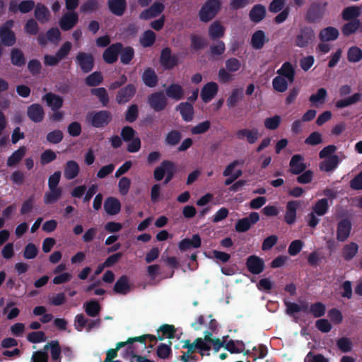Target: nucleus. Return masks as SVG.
Returning <instances> with one entry per match:
<instances>
[{
  "mask_svg": "<svg viewBox=\"0 0 362 362\" xmlns=\"http://www.w3.org/2000/svg\"><path fill=\"white\" fill-rule=\"evenodd\" d=\"M184 344L182 345L183 349H187V351L184 352L180 356V360L183 362H197V357L195 356H191L195 352L199 353L202 356H204L205 351H207V356H209V347L204 343L201 337L197 338L193 343L190 342V340L187 339L183 341Z\"/></svg>",
  "mask_w": 362,
  "mask_h": 362,
  "instance_id": "f257e3e1",
  "label": "nucleus"
},
{
  "mask_svg": "<svg viewBox=\"0 0 362 362\" xmlns=\"http://www.w3.org/2000/svg\"><path fill=\"white\" fill-rule=\"evenodd\" d=\"M176 172L177 169L175 163L171 160H164L159 166L155 168L153 177L156 181H161L165 175L164 184L167 185L173 179Z\"/></svg>",
  "mask_w": 362,
  "mask_h": 362,
  "instance_id": "f03ea898",
  "label": "nucleus"
},
{
  "mask_svg": "<svg viewBox=\"0 0 362 362\" xmlns=\"http://www.w3.org/2000/svg\"><path fill=\"white\" fill-rule=\"evenodd\" d=\"M112 119V113L109 110L92 111L87 114L86 120L94 128H104Z\"/></svg>",
  "mask_w": 362,
  "mask_h": 362,
  "instance_id": "7ed1b4c3",
  "label": "nucleus"
},
{
  "mask_svg": "<svg viewBox=\"0 0 362 362\" xmlns=\"http://www.w3.org/2000/svg\"><path fill=\"white\" fill-rule=\"evenodd\" d=\"M221 8L220 0H207L201 7L199 11V17L201 21L207 23L211 21Z\"/></svg>",
  "mask_w": 362,
  "mask_h": 362,
  "instance_id": "20e7f679",
  "label": "nucleus"
},
{
  "mask_svg": "<svg viewBox=\"0 0 362 362\" xmlns=\"http://www.w3.org/2000/svg\"><path fill=\"white\" fill-rule=\"evenodd\" d=\"M315 33L313 29L307 25L300 28L295 37V45L300 48L308 47L314 40Z\"/></svg>",
  "mask_w": 362,
  "mask_h": 362,
  "instance_id": "39448f33",
  "label": "nucleus"
},
{
  "mask_svg": "<svg viewBox=\"0 0 362 362\" xmlns=\"http://www.w3.org/2000/svg\"><path fill=\"white\" fill-rule=\"evenodd\" d=\"M159 62L165 70H171L179 64V56L177 54H172L170 47H164L160 52Z\"/></svg>",
  "mask_w": 362,
  "mask_h": 362,
  "instance_id": "423d86ee",
  "label": "nucleus"
},
{
  "mask_svg": "<svg viewBox=\"0 0 362 362\" xmlns=\"http://www.w3.org/2000/svg\"><path fill=\"white\" fill-rule=\"evenodd\" d=\"M326 3L322 4L314 2L310 4L305 14V21L310 23H315L323 18Z\"/></svg>",
  "mask_w": 362,
  "mask_h": 362,
  "instance_id": "0eeeda50",
  "label": "nucleus"
},
{
  "mask_svg": "<svg viewBox=\"0 0 362 362\" xmlns=\"http://www.w3.org/2000/svg\"><path fill=\"white\" fill-rule=\"evenodd\" d=\"M148 103L154 111L160 112L166 107L168 100L163 92L156 91L148 95Z\"/></svg>",
  "mask_w": 362,
  "mask_h": 362,
  "instance_id": "6e6552de",
  "label": "nucleus"
},
{
  "mask_svg": "<svg viewBox=\"0 0 362 362\" xmlns=\"http://www.w3.org/2000/svg\"><path fill=\"white\" fill-rule=\"evenodd\" d=\"M122 48V42H115L109 45L103 53L104 62L109 64L115 63L118 59Z\"/></svg>",
  "mask_w": 362,
  "mask_h": 362,
  "instance_id": "1a4fd4ad",
  "label": "nucleus"
},
{
  "mask_svg": "<svg viewBox=\"0 0 362 362\" xmlns=\"http://www.w3.org/2000/svg\"><path fill=\"white\" fill-rule=\"evenodd\" d=\"M76 63L83 73H89L94 67V57L90 53L80 52L76 57Z\"/></svg>",
  "mask_w": 362,
  "mask_h": 362,
  "instance_id": "9d476101",
  "label": "nucleus"
},
{
  "mask_svg": "<svg viewBox=\"0 0 362 362\" xmlns=\"http://www.w3.org/2000/svg\"><path fill=\"white\" fill-rule=\"evenodd\" d=\"M136 92V86L132 83H129L117 91L115 100L119 105L125 104L132 100Z\"/></svg>",
  "mask_w": 362,
  "mask_h": 362,
  "instance_id": "9b49d317",
  "label": "nucleus"
},
{
  "mask_svg": "<svg viewBox=\"0 0 362 362\" xmlns=\"http://www.w3.org/2000/svg\"><path fill=\"white\" fill-rule=\"evenodd\" d=\"M235 136L238 140L245 139L249 144H254L259 139V133L257 128H244L237 130Z\"/></svg>",
  "mask_w": 362,
  "mask_h": 362,
  "instance_id": "f8f14e48",
  "label": "nucleus"
},
{
  "mask_svg": "<svg viewBox=\"0 0 362 362\" xmlns=\"http://www.w3.org/2000/svg\"><path fill=\"white\" fill-rule=\"evenodd\" d=\"M27 116L34 123H40L45 118V110L39 103H33L27 107Z\"/></svg>",
  "mask_w": 362,
  "mask_h": 362,
  "instance_id": "ddd939ff",
  "label": "nucleus"
},
{
  "mask_svg": "<svg viewBox=\"0 0 362 362\" xmlns=\"http://www.w3.org/2000/svg\"><path fill=\"white\" fill-rule=\"evenodd\" d=\"M165 9V5L161 2L155 1L149 8L141 12L139 18L142 20H149L161 14Z\"/></svg>",
  "mask_w": 362,
  "mask_h": 362,
  "instance_id": "4468645a",
  "label": "nucleus"
},
{
  "mask_svg": "<svg viewBox=\"0 0 362 362\" xmlns=\"http://www.w3.org/2000/svg\"><path fill=\"white\" fill-rule=\"evenodd\" d=\"M78 21V15L75 11H68L59 20V26L64 31L72 29Z\"/></svg>",
  "mask_w": 362,
  "mask_h": 362,
  "instance_id": "2eb2a0df",
  "label": "nucleus"
},
{
  "mask_svg": "<svg viewBox=\"0 0 362 362\" xmlns=\"http://www.w3.org/2000/svg\"><path fill=\"white\" fill-rule=\"evenodd\" d=\"M246 267L251 274H259L264 269V262L259 257L250 255L247 258Z\"/></svg>",
  "mask_w": 362,
  "mask_h": 362,
  "instance_id": "dca6fc26",
  "label": "nucleus"
},
{
  "mask_svg": "<svg viewBox=\"0 0 362 362\" xmlns=\"http://www.w3.org/2000/svg\"><path fill=\"white\" fill-rule=\"evenodd\" d=\"M218 91V85L214 81L206 83L201 90L200 96L204 103L211 101Z\"/></svg>",
  "mask_w": 362,
  "mask_h": 362,
  "instance_id": "f3484780",
  "label": "nucleus"
},
{
  "mask_svg": "<svg viewBox=\"0 0 362 362\" xmlns=\"http://www.w3.org/2000/svg\"><path fill=\"white\" fill-rule=\"evenodd\" d=\"M42 100L50 107L52 111L58 110L62 107L64 104L63 98L56 93L49 92L45 94Z\"/></svg>",
  "mask_w": 362,
  "mask_h": 362,
  "instance_id": "a211bd4d",
  "label": "nucleus"
},
{
  "mask_svg": "<svg viewBox=\"0 0 362 362\" xmlns=\"http://www.w3.org/2000/svg\"><path fill=\"white\" fill-rule=\"evenodd\" d=\"M289 165V172L293 175H300L306 168V165L304 163V158L300 154H295L291 157Z\"/></svg>",
  "mask_w": 362,
  "mask_h": 362,
  "instance_id": "6ab92c4d",
  "label": "nucleus"
},
{
  "mask_svg": "<svg viewBox=\"0 0 362 362\" xmlns=\"http://www.w3.org/2000/svg\"><path fill=\"white\" fill-rule=\"evenodd\" d=\"M300 206V202L296 200L289 201L286 204V211L284 221L288 225H292L296 220V211Z\"/></svg>",
  "mask_w": 362,
  "mask_h": 362,
  "instance_id": "aec40b11",
  "label": "nucleus"
},
{
  "mask_svg": "<svg viewBox=\"0 0 362 362\" xmlns=\"http://www.w3.org/2000/svg\"><path fill=\"white\" fill-rule=\"evenodd\" d=\"M277 74L292 83L295 80L296 70L293 65L290 62H284L280 69L276 71Z\"/></svg>",
  "mask_w": 362,
  "mask_h": 362,
  "instance_id": "412c9836",
  "label": "nucleus"
},
{
  "mask_svg": "<svg viewBox=\"0 0 362 362\" xmlns=\"http://www.w3.org/2000/svg\"><path fill=\"white\" fill-rule=\"evenodd\" d=\"M225 31L226 29L221 23L218 21H215L209 27V37L212 40H219L224 36Z\"/></svg>",
  "mask_w": 362,
  "mask_h": 362,
  "instance_id": "4be33fe9",
  "label": "nucleus"
},
{
  "mask_svg": "<svg viewBox=\"0 0 362 362\" xmlns=\"http://www.w3.org/2000/svg\"><path fill=\"white\" fill-rule=\"evenodd\" d=\"M104 209L108 215H117L120 212L121 203L117 198L110 197L104 202Z\"/></svg>",
  "mask_w": 362,
  "mask_h": 362,
  "instance_id": "5701e85b",
  "label": "nucleus"
},
{
  "mask_svg": "<svg viewBox=\"0 0 362 362\" xmlns=\"http://www.w3.org/2000/svg\"><path fill=\"white\" fill-rule=\"evenodd\" d=\"M141 78L144 83L149 88H154L158 83V77L155 70L151 67L146 68L142 75Z\"/></svg>",
  "mask_w": 362,
  "mask_h": 362,
  "instance_id": "b1692460",
  "label": "nucleus"
},
{
  "mask_svg": "<svg viewBox=\"0 0 362 362\" xmlns=\"http://www.w3.org/2000/svg\"><path fill=\"white\" fill-rule=\"evenodd\" d=\"M266 8L262 4H255L250 11L249 17L252 22L258 23L266 16Z\"/></svg>",
  "mask_w": 362,
  "mask_h": 362,
  "instance_id": "393cba45",
  "label": "nucleus"
},
{
  "mask_svg": "<svg viewBox=\"0 0 362 362\" xmlns=\"http://www.w3.org/2000/svg\"><path fill=\"white\" fill-rule=\"evenodd\" d=\"M176 110L179 111L182 118L185 122H190L194 117V107L192 104L189 102L180 103L176 107Z\"/></svg>",
  "mask_w": 362,
  "mask_h": 362,
  "instance_id": "a878e982",
  "label": "nucleus"
},
{
  "mask_svg": "<svg viewBox=\"0 0 362 362\" xmlns=\"http://www.w3.org/2000/svg\"><path fill=\"white\" fill-rule=\"evenodd\" d=\"M131 290L129 283V278L126 275L121 276L115 282L113 291L115 293L121 295L127 294Z\"/></svg>",
  "mask_w": 362,
  "mask_h": 362,
  "instance_id": "bb28decb",
  "label": "nucleus"
},
{
  "mask_svg": "<svg viewBox=\"0 0 362 362\" xmlns=\"http://www.w3.org/2000/svg\"><path fill=\"white\" fill-rule=\"evenodd\" d=\"M202 240L201 238L198 234L192 235V238H185L179 243V249L181 251H186L188 249L199 248L201 246Z\"/></svg>",
  "mask_w": 362,
  "mask_h": 362,
  "instance_id": "cd10ccee",
  "label": "nucleus"
},
{
  "mask_svg": "<svg viewBox=\"0 0 362 362\" xmlns=\"http://www.w3.org/2000/svg\"><path fill=\"white\" fill-rule=\"evenodd\" d=\"M108 8L111 13L117 16L124 14L127 8L126 0H108Z\"/></svg>",
  "mask_w": 362,
  "mask_h": 362,
  "instance_id": "c85d7f7f",
  "label": "nucleus"
},
{
  "mask_svg": "<svg viewBox=\"0 0 362 362\" xmlns=\"http://www.w3.org/2000/svg\"><path fill=\"white\" fill-rule=\"evenodd\" d=\"M0 42L6 47H12L16 42V34L13 30L0 28Z\"/></svg>",
  "mask_w": 362,
  "mask_h": 362,
  "instance_id": "c756f323",
  "label": "nucleus"
},
{
  "mask_svg": "<svg viewBox=\"0 0 362 362\" xmlns=\"http://www.w3.org/2000/svg\"><path fill=\"white\" fill-rule=\"evenodd\" d=\"M79 170V165L76 161L69 160L64 166V177L68 180H73L78 176Z\"/></svg>",
  "mask_w": 362,
  "mask_h": 362,
  "instance_id": "7c9ffc66",
  "label": "nucleus"
},
{
  "mask_svg": "<svg viewBox=\"0 0 362 362\" xmlns=\"http://www.w3.org/2000/svg\"><path fill=\"white\" fill-rule=\"evenodd\" d=\"M165 94L168 98L178 101L184 96V90L180 84L172 83L165 89Z\"/></svg>",
  "mask_w": 362,
  "mask_h": 362,
  "instance_id": "2f4dec72",
  "label": "nucleus"
},
{
  "mask_svg": "<svg viewBox=\"0 0 362 362\" xmlns=\"http://www.w3.org/2000/svg\"><path fill=\"white\" fill-rule=\"evenodd\" d=\"M50 349L51 358L53 362H61L62 349L57 340H52L47 344L44 349Z\"/></svg>",
  "mask_w": 362,
  "mask_h": 362,
  "instance_id": "473e14b6",
  "label": "nucleus"
},
{
  "mask_svg": "<svg viewBox=\"0 0 362 362\" xmlns=\"http://www.w3.org/2000/svg\"><path fill=\"white\" fill-rule=\"evenodd\" d=\"M34 15L35 18L41 23H47L50 17V13L48 8L40 3H38L35 6Z\"/></svg>",
  "mask_w": 362,
  "mask_h": 362,
  "instance_id": "72a5a7b5",
  "label": "nucleus"
},
{
  "mask_svg": "<svg viewBox=\"0 0 362 362\" xmlns=\"http://www.w3.org/2000/svg\"><path fill=\"white\" fill-rule=\"evenodd\" d=\"M267 41L264 32L259 30L252 34L250 43L255 49H260L264 47Z\"/></svg>",
  "mask_w": 362,
  "mask_h": 362,
  "instance_id": "f704fd0d",
  "label": "nucleus"
},
{
  "mask_svg": "<svg viewBox=\"0 0 362 362\" xmlns=\"http://www.w3.org/2000/svg\"><path fill=\"white\" fill-rule=\"evenodd\" d=\"M11 62L18 67H22L25 64L26 60L22 50L18 48H13L11 50Z\"/></svg>",
  "mask_w": 362,
  "mask_h": 362,
  "instance_id": "c9c22d12",
  "label": "nucleus"
},
{
  "mask_svg": "<svg viewBox=\"0 0 362 362\" xmlns=\"http://www.w3.org/2000/svg\"><path fill=\"white\" fill-rule=\"evenodd\" d=\"M26 153L25 146H21L18 149L15 151L7 159V165L8 167H13L16 165L23 159Z\"/></svg>",
  "mask_w": 362,
  "mask_h": 362,
  "instance_id": "e433bc0d",
  "label": "nucleus"
},
{
  "mask_svg": "<svg viewBox=\"0 0 362 362\" xmlns=\"http://www.w3.org/2000/svg\"><path fill=\"white\" fill-rule=\"evenodd\" d=\"M361 14V7L359 6H350L346 7L342 12V18L346 21L358 19Z\"/></svg>",
  "mask_w": 362,
  "mask_h": 362,
  "instance_id": "4c0bfd02",
  "label": "nucleus"
},
{
  "mask_svg": "<svg viewBox=\"0 0 362 362\" xmlns=\"http://www.w3.org/2000/svg\"><path fill=\"white\" fill-rule=\"evenodd\" d=\"M83 308L86 314L92 317L98 316L101 310L99 303L95 300L86 302Z\"/></svg>",
  "mask_w": 362,
  "mask_h": 362,
  "instance_id": "58836bf2",
  "label": "nucleus"
},
{
  "mask_svg": "<svg viewBox=\"0 0 362 362\" xmlns=\"http://www.w3.org/2000/svg\"><path fill=\"white\" fill-rule=\"evenodd\" d=\"M244 97L242 88L233 89L230 95L227 98L226 104L229 108H233L237 105V103L241 100Z\"/></svg>",
  "mask_w": 362,
  "mask_h": 362,
  "instance_id": "ea45409f",
  "label": "nucleus"
},
{
  "mask_svg": "<svg viewBox=\"0 0 362 362\" xmlns=\"http://www.w3.org/2000/svg\"><path fill=\"white\" fill-rule=\"evenodd\" d=\"M182 134L180 131L173 129L170 130L165 136V144L168 146H175L182 139Z\"/></svg>",
  "mask_w": 362,
  "mask_h": 362,
  "instance_id": "a19ab883",
  "label": "nucleus"
},
{
  "mask_svg": "<svg viewBox=\"0 0 362 362\" xmlns=\"http://www.w3.org/2000/svg\"><path fill=\"white\" fill-rule=\"evenodd\" d=\"M49 191L44 195V202L45 204H53L56 203L62 195V189L49 188Z\"/></svg>",
  "mask_w": 362,
  "mask_h": 362,
  "instance_id": "79ce46f5",
  "label": "nucleus"
},
{
  "mask_svg": "<svg viewBox=\"0 0 362 362\" xmlns=\"http://www.w3.org/2000/svg\"><path fill=\"white\" fill-rule=\"evenodd\" d=\"M225 349L231 354H240L245 350V344L243 341L230 339L225 344Z\"/></svg>",
  "mask_w": 362,
  "mask_h": 362,
  "instance_id": "37998d69",
  "label": "nucleus"
},
{
  "mask_svg": "<svg viewBox=\"0 0 362 362\" xmlns=\"http://www.w3.org/2000/svg\"><path fill=\"white\" fill-rule=\"evenodd\" d=\"M329 206L328 199L322 198L315 202L313 206L312 211L317 216H322L327 213Z\"/></svg>",
  "mask_w": 362,
  "mask_h": 362,
  "instance_id": "c03bdc74",
  "label": "nucleus"
},
{
  "mask_svg": "<svg viewBox=\"0 0 362 362\" xmlns=\"http://www.w3.org/2000/svg\"><path fill=\"white\" fill-rule=\"evenodd\" d=\"M338 35L339 32L337 28L327 27L320 31L319 38L322 42H326L337 39Z\"/></svg>",
  "mask_w": 362,
  "mask_h": 362,
  "instance_id": "a18cd8bd",
  "label": "nucleus"
},
{
  "mask_svg": "<svg viewBox=\"0 0 362 362\" xmlns=\"http://www.w3.org/2000/svg\"><path fill=\"white\" fill-rule=\"evenodd\" d=\"M134 49L131 46L124 47L122 45V51L119 53L120 62L122 64H129L134 57Z\"/></svg>",
  "mask_w": 362,
  "mask_h": 362,
  "instance_id": "49530a36",
  "label": "nucleus"
},
{
  "mask_svg": "<svg viewBox=\"0 0 362 362\" xmlns=\"http://www.w3.org/2000/svg\"><path fill=\"white\" fill-rule=\"evenodd\" d=\"M90 93L92 95L96 96L98 98L99 101L101 103L103 106H104V107L107 106L110 99H109V96H108L107 90L105 88L100 87V88H92L90 90Z\"/></svg>",
  "mask_w": 362,
  "mask_h": 362,
  "instance_id": "de8ad7c7",
  "label": "nucleus"
},
{
  "mask_svg": "<svg viewBox=\"0 0 362 362\" xmlns=\"http://www.w3.org/2000/svg\"><path fill=\"white\" fill-rule=\"evenodd\" d=\"M339 163V158L337 156H334L325 158L320 165V168L322 171L329 172L337 167Z\"/></svg>",
  "mask_w": 362,
  "mask_h": 362,
  "instance_id": "09e8293b",
  "label": "nucleus"
},
{
  "mask_svg": "<svg viewBox=\"0 0 362 362\" xmlns=\"http://www.w3.org/2000/svg\"><path fill=\"white\" fill-rule=\"evenodd\" d=\"M326 313V306L321 302H316L310 305L309 314L315 318H319L325 315Z\"/></svg>",
  "mask_w": 362,
  "mask_h": 362,
  "instance_id": "8fccbe9b",
  "label": "nucleus"
},
{
  "mask_svg": "<svg viewBox=\"0 0 362 362\" xmlns=\"http://www.w3.org/2000/svg\"><path fill=\"white\" fill-rule=\"evenodd\" d=\"M191 45L192 50L198 51L204 49L207 45L206 40L202 36L192 34L190 36Z\"/></svg>",
  "mask_w": 362,
  "mask_h": 362,
  "instance_id": "3c124183",
  "label": "nucleus"
},
{
  "mask_svg": "<svg viewBox=\"0 0 362 362\" xmlns=\"http://www.w3.org/2000/svg\"><path fill=\"white\" fill-rule=\"evenodd\" d=\"M358 252V245L355 243L346 244L342 250L343 257L346 260L351 259Z\"/></svg>",
  "mask_w": 362,
  "mask_h": 362,
  "instance_id": "603ef678",
  "label": "nucleus"
},
{
  "mask_svg": "<svg viewBox=\"0 0 362 362\" xmlns=\"http://www.w3.org/2000/svg\"><path fill=\"white\" fill-rule=\"evenodd\" d=\"M288 82L287 79L278 75L272 80L273 88L277 92L284 93L288 89Z\"/></svg>",
  "mask_w": 362,
  "mask_h": 362,
  "instance_id": "864d4df0",
  "label": "nucleus"
},
{
  "mask_svg": "<svg viewBox=\"0 0 362 362\" xmlns=\"http://www.w3.org/2000/svg\"><path fill=\"white\" fill-rule=\"evenodd\" d=\"M156 35L151 30H146L140 38V43L144 47H151L156 41Z\"/></svg>",
  "mask_w": 362,
  "mask_h": 362,
  "instance_id": "5fc2aeb1",
  "label": "nucleus"
},
{
  "mask_svg": "<svg viewBox=\"0 0 362 362\" xmlns=\"http://www.w3.org/2000/svg\"><path fill=\"white\" fill-rule=\"evenodd\" d=\"M103 81L102 74L100 71H95L86 78L85 83L88 86L95 87L100 85Z\"/></svg>",
  "mask_w": 362,
  "mask_h": 362,
  "instance_id": "6e6d98bb",
  "label": "nucleus"
},
{
  "mask_svg": "<svg viewBox=\"0 0 362 362\" xmlns=\"http://www.w3.org/2000/svg\"><path fill=\"white\" fill-rule=\"evenodd\" d=\"M360 26V20L354 19L351 20L348 23H346L341 28V31L345 36H350L351 34L354 33L358 30Z\"/></svg>",
  "mask_w": 362,
  "mask_h": 362,
  "instance_id": "4d7b16f0",
  "label": "nucleus"
},
{
  "mask_svg": "<svg viewBox=\"0 0 362 362\" xmlns=\"http://www.w3.org/2000/svg\"><path fill=\"white\" fill-rule=\"evenodd\" d=\"M99 8V4L97 0H87L80 7V12L83 13H90L97 11Z\"/></svg>",
  "mask_w": 362,
  "mask_h": 362,
  "instance_id": "13d9d810",
  "label": "nucleus"
},
{
  "mask_svg": "<svg viewBox=\"0 0 362 362\" xmlns=\"http://www.w3.org/2000/svg\"><path fill=\"white\" fill-rule=\"evenodd\" d=\"M351 229V223L349 218L341 219V242L345 241L349 238Z\"/></svg>",
  "mask_w": 362,
  "mask_h": 362,
  "instance_id": "bf43d9fd",
  "label": "nucleus"
},
{
  "mask_svg": "<svg viewBox=\"0 0 362 362\" xmlns=\"http://www.w3.org/2000/svg\"><path fill=\"white\" fill-rule=\"evenodd\" d=\"M362 59V50L357 46H352L348 49V60L351 62H358Z\"/></svg>",
  "mask_w": 362,
  "mask_h": 362,
  "instance_id": "052dcab7",
  "label": "nucleus"
},
{
  "mask_svg": "<svg viewBox=\"0 0 362 362\" xmlns=\"http://www.w3.org/2000/svg\"><path fill=\"white\" fill-rule=\"evenodd\" d=\"M139 116V107L136 104L131 105L125 112V120L129 123L135 122Z\"/></svg>",
  "mask_w": 362,
  "mask_h": 362,
  "instance_id": "680f3d73",
  "label": "nucleus"
},
{
  "mask_svg": "<svg viewBox=\"0 0 362 362\" xmlns=\"http://www.w3.org/2000/svg\"><path fill=\"white\" fill-rule=\"evenodd\" d=\"M209 50L213 57L221 56L226 50L225 43L221 40H218L216 44L210 45Z\"/></svg>",
  "mask_w": 362,
  "mask_h": 362,
  "instance_id": "e2e57ef3",
  "label": "nucleus"
},
{
  "mask_svg": "<svg viewBox=\"0 0 362 362\" xmlns=\"http://www.w3.org/2000/svg\"><path fill=\"white\" fill-rule=\"evenodd\" d=\"M64 138L63 132L59 129H55L49 132L46 136L47 142L52 144L60 143Z\"/></svg>",
  "mask_w": 362,
  "mask_h": 362,
  "instance_id": "0e129e2a",
  "label": "nucleus"
},
{
  "mask_svg": "<svg viewBox=\"0 0 362 362\" xmlns=\"http://www.w3.org/2000/svg\"><path fill=\"white\" fill-rule=\"evenodd\" d=\"M327 93L326 89L320 88L317 90V93L310 95V101L316 105L317 103L322 104L325 102V99L327 97Z\"/></svg>",
  "mask_w": 362,
  "mask_h": 362,
  "instance_id": "69168bd1",
  "label": "nucleus"
},
{
  "mask_svg": "<svg viewBox=\"0 0 362 362\" xmlns=\"http://www.w3.org/2000/svg\"><path fill=\"white\" fill-rule=\"evenodd\" d=\"M24 30L27 34L35 35L39 32V26L35 20L30 18L25 23Z\"/></svg>",
  "mask_w": 362,
  "mask_h": 362,
  "instance_id": "338daca9",
  "label": "nucleus"
},
{
  "mask_svg": "<svg viewBox=\"0 0 362 362\" xmlns=\"http://www.w3.org/2000/svg\"><path fill=\"white\" fill-rule=\"evenodd\" d=\"M127 354L131 356L132 358H135L136 359V362H153L148 359L146 356H139V354L140 351L137 349H135L132 345L128 346L127 347Z\"/></svg>",
  "mask_w": 362,
  "mask_h": 362,
  "instance_id": "774afa93",
  "label": "nucleus"
}]
</instances>
